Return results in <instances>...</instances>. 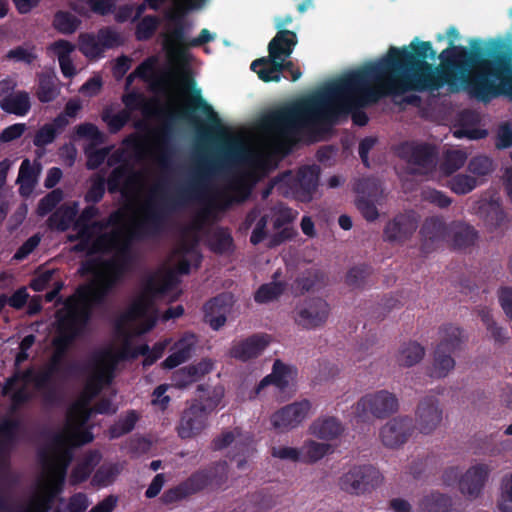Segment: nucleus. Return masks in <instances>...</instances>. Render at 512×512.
Wrapping results in <instances>:
<instances>
[{"label":"nucleus","mask_w":512,"mask_h":512,"mask_svg":"<svg viewBox=\"0 0 512 512\" xmlns=\"http://www.w3.org/2000/svg\"><path fill=\"white\" fill-rule=\"evenodd\" d=\"M122 45L118 32L111 27L100 28L97 34L84 32L78 37L79 51L87 58H98L105 50Z\"/></svg>","instance_id":"obj_15"},{"label":"nucleus","mask_w":512,"mask_h":512,"mask_svg":"<svg viewBox=\"0 0 512 512\" xmlns=\"http://www.w3.org/2000/svg\"><path fill=\"white\" fill-rule=\"evenodd\" d=\"M170 21L174 27L164 36V48L168 52H174L180 46L186 45L185 24L181 15H172Z\"/></svg>","instance_id":"obj_37"},{"label":"nucleus","mask_w":512,"mask_h":512,"mask_svg":"<svg viewBox=\"0 0 512 512\" xmlns=\"http://www.w3.org/2000/svg\"><path fill=\"white\" fill-rule=\"evenodd\" d=\"M414 421L409 416H398L388 421L380 430L384 446L398 448L408 441L414 432Z\"/></svg>","instance_id":"obj_18"},{"label":"nucleus","mask_w":512,"mask_h":512,"mask_svg":"<svg viewBox=\"0 0 512 512\" xmlns=\"http://www.w3.org/2000/svg\"><path fill=\"white\" fill-rule=\"evenodd\" d=\"M501 512H512V472L501 481V494L498 501Z\"/></svg>","instance_id":"obj_64"},{"label":"nucleus","mask_w":512,"mask_h":512,"mask_svg":"<svg viewBox=\"0 0 512 512\" xmlns=\"http://www.w3.org/2000/svg\"><path fill=\"white\" fill-rule=\"evenodd\" d=\"M224 305V296L219 295L212 299H210L205 305H204V312H205V321L209 323L210 327L213 330H219L222 326L226 323V316L224 312H221L217 315H213L214 312H219L220 309Z\"/></svg>","instance_id":"obj_43"},{"label":"nucleus","mask_w":512,"mask_h":512,"mask_svg":"<svg viewBox=\"0 0 512 512\" xmlns=\"http://www.w3.org/2000/svg\"><path fill=\"white\" fill-rule=\"evenodd\" d=\"M75 133L80 138H86L92 141L93 144H103L106 140L103 132L93 123H82L76 126Z\"/></svg>","instance_id":"obj_61"},{"label":"nucleus","mask_w":512,"mask_h":512,"mask_svg":"<svg viewBox=\"0 0 512 512\" xmlns=\"http://www.w3.org/2000/svg\"><path fill=\"white\" fill-rule=\"evenodd\" d=\"M398 156L409 165L415 166L411 173L426 175L437 164V150L428 143L403 142L397 148Z\"/></svg>","instance_id":"obj_13"},{"label":"nucleus","mask_w":512,"mask_h":512,"mask_svg":"<svg viewBox=\"0 0 512 512\" xmlns=\"http://www.w3.org/2000/svg\"><path fill=\"white\" fill-rule=\"evenodd\" d=\"M418 226L419 215L415 211L398 213L384 226L383 240L391 244H404L411 239Z\"/></svg>","instance_id":"obj_17"},{"label":"nucleus","mask_w":512,"mask_h":512,"mask_svg":"<svg viewBox=\"0 0 512 512\" xmlns=\"http://www.w3.org/2000/svg\"><path fill=\"white\" fill-rule=\"evenodd\" d=\"M98 463L96 453L90 452L84 459L76 464L70 474V482L72 485H78L85 482L92 474Z\"/></svg>","instance_id":"obj_44"},{"label":"nucleus","mask_w":512,"mask_h":512,"mask_svg":"<svg viewBox=\"0 0 512 512\" xmlns=\"http://www.w3.org/2000/svg\"><path fill=\"white\" fill-rule=\"evenodd\" d=\"M138 419L139 416L135 410L128 411L124 417L110 427V438L116 439L130 433L135 428Z\"/></svg>","instance_id":"obj_53"},{"label":"nucleus","mask_w":512,"mask_h":512,"mask_svg":"<svg viewBox=\"0 0 512 512\" xmlns=\"http://www.w3.org/2000/svg\"><path fill=\"white\" fill-rule=\"evenodd\" d=\"M0 108L8 114L21 117L27 115L31 109L29 93L21 90L6 95L0 100Z\"/></svg>","instance_id":"obj_31"},{"label":"nucleus","mask_w":512,"mask_h":512,"mask_svg":"<svg viewBox=\"0 0 512 512\" xmlns=\"http://www.w3.org/2000/svg\"><path fill=\"white\" fill-rule=\"evenodd\" d=\"M310 409L311 403L307 399L286 405L272 415V425L279 432L296 428L306 418Z\"/></svg>","instance_id":"obj_19"},{"label":"nucleus","mask_w":512,"mask_h":512,"mask_svg":"<svg viewBox=\"0 0 512 512\" xmlns=\"http://www.w3.org/2000/svg\"><path fill=\"white\" fill-rule=\"evenodd\" d=\"M449 46L433 60L438 58L440 65L433 66L438 71H448L453 75L450 88L457 87L458 83L471 96L482 102H489L493 98L512 90V46L501 39H490L486 56L481 48L479 39H472V49L455 45L459 37L456 27L447 29Z\"/></svg>","instance_id":"obj_2"},{"label":"nucleus","mask_w":512,"mask_h":512,"mask_svg":"<svg viewBox=\"0 0 512 512\" xmlns=\"http://www.w3.org/2000/svg\"><path fill=\"white\" fill-rule=\"evenodd\" d=\"M362 107L363 103L353 96L329 95L327 85L322 91L270 111L263 121L265 126L282 135L293 134L302 127L325 133L348 115L355 125H367L369 118Z\"/></svg>","instance_id":"obj_3"},{"label":"nucleus","mask_w":512,"mask_h":512,"mask_svg":"<svg viewBox=\"0 0 512 512\" xmlns=\"http://www.w3.org/2000/svg\"><path fill=\"white\" fill-rule=\"evenodd\" d=\"M442 409L435 396H426L420 400L415 415L419 431L422 434L432 433L442 421Z\"/></svg>","instance_id":"obj_21"},{"label":"nucleus","mask_w":512,"mask_h":512,"mask_svg":"<svg viewBox=\"0 0 512 512\" xmlns=\"http://www.w3.org/2000/svg\"><path fill=\"white\" fill-rule=\"evenodd\" d=\"M220 168L217 161L203 158L195 169L187 185L179 188L172 197H163L160 203L151 197L145 207L143 217L135 222L127 235L116 248V256L102 262V265L119 279H122L132 263V240H144L160 236L165 228L169 212L183 206L188 201L199 198L207 188L212 173Z\"/></svg>","instance_id":"obj_4"},{"label":"nucleus","mask_w":512,"mask_h":512,"mask_svg":"<svg viewBox=\"0 0 512 512\" xmlns=\"http://www.w3.org/2000/svg\"><path fill=\"white\" fill-rule=\"evenodd\" d=\"M125 236L120 230L102 233L91 243L89 255L108 254L116 250Z\"/></svg>","instance_id":"obj_34"},{"label":"nucleus","mask_w":512,"mask_h":512,"mask_svg":"<svg viewBox=\"0 0 512 512\" xmlns=\"http://www.w3.org/2000/svg\"><path fill=\"white\" fill-rule=\"evenodd\" d=\"M81 20L68 11H57L53 18V27L61 34H73L80 26Z\"/></svg>","instance_id":"obj_50"},{"label":"nucleus","mask_w":512,"mask_h":512,"mask_svg":"<svg viewBox=\"0 0 512 512\" xmlns=\"http://www.w3.org/2000/svg\"><path fill=\"white\" fill-rule=\"evenodd\" d=\"M439 334L440 342L435 348L432 367L429 370V376L437 379L446 377L454 369L455 360L452 354L460 350L464 342L462 329L452 324L440 327Z\"/></svg>","instance_id":"obj_9"},{"label":"nucleus","mask_w":512,"mask_h":512,"mask_svg":"<svg viewBox=\"0 0 512 512\" xmlns=\"http://www.w3.org/2000/svg\"><path fill=\"white\" fill-rule=\"evenodd\" d=\"M477 185L478 181L475 177L462 173L454 175L447 183L450 190L457 195L468 194L474 190Z\"/></svg>","instance_id":"obj_54"},{"label":"nucleus","mask_w":512,"mask_h":512,"mask_svg":"<svg viewBox=\"0 0 512 512\" xmlns=\"http://www.w3.org/2000/svg\"><path fill=\"white\" fill-rule=\"evenodd\" d=\"M120 362L121 360L118 359L117 353L111 348L103 349L96 353L93 356V366L96 371V379L100 382L110 384Z\"/></svg>","instance_id":"obj_25"},{"label":"nucleus","mask_w":512,"mask_h":512,"mask_svg":"<svg viewBox=\"0 0 512 512\" xmlns=\"http://www.w3.org/2000/svg\"><path fill=\"white\" fill-rule=\"evenodd\" d=\"M399 402L395 394L380 390L363 396L356 405V416L363 421L369 415L384 419L398 410Z\"/></svg>","instance_id":"obj_14"},{"label":"nucleus","mask_w":512,"mask_h":512,"mask_svg":"<svg viewBox=\"0 0 512 512\" xmlns=\"http://www.w3.org/2000/svg\"><path fill=\"white\" fill-rule=\"evenodd\" d=\"M35 94L41 103L54 101L60 94L56 77L49 74H41L38 77V85Z\"/></svg>","instance_id":"obj_40"},{"label":"nucleus","mask_w":512,"mask_h":512,"mask_svg":"<svg viewBox=\"0 0 512 512\" xmlns=\"http://www.w3.org/2000/svg\"><path fill=\"white\" fill-rule=\"evenodd\" d=\"M436 50L430 41L415 37L401 48L391 46L386 56L375 63L348 72L328 84L329 95H348L364 106L377 103L383 96L402 95L408 91H437L451 83L448 71L433 69L427 59Z\"/></svg>","instance_id":"obj_1"},{"label":"nucleus","mask_w":512,"mask_h":512,"mask_svg":"<svg viewBox=\"0 0 512 512\" xmlns=\"http://www.w3.org/2000/svg\"><path fill=\"white\" fill-rule=\"evenodd\" d=\"M290 367L281 360H275L271 374L264 377L256 388V393H260L266 386L273 384L279 390L283 391L288 387L290 379Z\"/></svg>","instance_id":"obj_33"},{"label":"nucleus","mask_w":512,"mask_h":512,"mask_svg":"<svg viewBox=\"0 0 512 512\" xmlns=\"http://www.w3.org/2000/svg\"><path fill=\"white\" fill-rule=\"evenodd\" d=\"M101 119L106 123L109 132L111 134H116L130 121L131 113L128 110L123 109L117 114H113L111 108L106 107L101 113Z\"/></svg>","instance_id":"obj_48"},{"label":"nucleus","mask_w":512,"mask_h":512,"mask_svg":"<svg viewBox=\"0 0 512 512\" xmlns=\"http://www.w3.org/2000/svg\"><path fill=\"white\" fill-rule=\"evenodd\" d=\"M210 250L215 254H225L233 251L234 241L231 233L224 228L217 229L210 237Z\"/></svg>","instance_id":"obj_49"},{"label":"nucleus","mask_w":512,"mask_h":512,"mask_svg":"<svg viewBox=\"0 0 512 512\" xmlns=\"http://www.w3.org/2000/svg\"><path fill=\"white\" fill-rule=\"evenodd\" d=\"M208 415L198 403H191L182 412L177 433L181 439H189L200 434L207 426Z\"/></svg>","instance_id":"obj_20"},{"label":"nucleus","mask_w":512,"mask_h":512,"mask_svg":"<svg viewBox=\"0 0 512 512\" xmlns=\"http://www.w3.org/2000/svg\"><path fill=\"white\" fill-rule=\"evenodd\" d=\"M93 433L89 429H77L72 435L66 436L63 433L53 434L51 438V447L53 455L48 450L43 449L38 453L41 464L49 471L59 486V490L64 484L68 467L73 459L72 450L67 447L73 441L76 445H85L92 442Z\"/></svg>","instance_id":"obj_7"},{"label":"nucleus","mask_w":512,"mask_h":512,"mask_svg":"<svg viewBox=\"0 0 512 512\" xmlns=\"http://www.w3.org/2000/svg\"><path fill=\"white\" fill-rule=\"evenodd\" d=\"M310 431L315 437L329 441L341 436L344 432V427L335 417H323L312 423Z\"/></svg>","instance_id":"obj_32"},{"label":"nucleus","mask_w":512,"mask_h":512,"mask_svg":"<svg viewBox=\"0 0 512 512\" xmlns=\"http://www.w3.org/2000/svg\"><path fill=\"white\" fill-rule=\"evenodd\" d=\"M297 44L295 32L287 29H280L268 44V55L271 51L276 53V58H289Z\"/></svg>","instance_id":"obj_30"},{"label":"nucleus","mask_w":512,"mask_h":512,"mask_svg":"<svg viewBox=\"0 0 512 512\" xmlns=\"http://www.w3.org/2000/svg\"><path fill=\"white\" fill-rule=\"evenodd\" d=\"M76 216V204H74L73 206L63 205L49 216L47 224L51 229L64 232L70 228Z\"/></svg>","instance_id":"obj_38"},{"label":"nucleus","mask_w":512,"mask_h":512,"mask_svg":"<svg viewBox=\"0 0 512 512\" xmlns=\"http://www.w3.org/2000/svg\"><path fill=\"white\" fill-rule=\"evenodd\" d=\"M279 272H275L273 279L279 276ZM286 283L273 280L272 282L262 284L254 294V300L257 303L264 304L277 300L285 291Z\"/></svg>","instance_id":"obj_39"},{"label":"nucleus","mask_w":512,"mask_h":512,"mask_svg":"<svg viewBox=\"0 0 512 512\" xmlns=\"http://www.w3.org/2000/svg\"><path fill=\"white\" fill-rule=\"evenodd\" d=\"M122 102L129 112L133 110H141L146 116L156 114V110L154 109L156 101L148 100L141 92L132 91L123 95Z\"/></svg>","instance_id":"obj_41"},{"label":"nucleus","mask_w":512,"mask_h":512,"mask_svg":"<svg viewBox=\"0 0 512 512\" xmlns=\"http://www.w3.org/2000/svg\"><path fill=\"white\" fill-rule=\"evenodd\" d=\"M452 506L451 498L442 493H431L420 501V512H446Z\"/></svg>","instance_id":"obj_46"},{"label":"nucleus","mask_w":512,"mask_h":512,"mask_svg":"<svg viewBox=\"0 0 512 512\" xmlns=\"http://www.w3.org/2000/svg\"><path fill=\"white\" fill-rule=\"evenodd\" d=\"M330 314L329 304L322 298H307L295 308V323L306 330L323 326Z\"/></svg>","instance_id":"obj_16"},{"label":"nucleus","mask_w":512,"mask_h":512,"mask_svg":"<svg viewBox=\"0 0 512 512\" xmlns=\"http://www.w3.org/2000/svg\"><path fill=\"white\" fill-rule=\"evenodd\" d=\"M120 280L121 279L108 272L96 283L80 285L76 289L75 294L67 299L65 303V313H69L71 310L86 311L90 321L92 308L97 305H102Z\"/></svg>","instance_id":"obj_10"},{"label":"nucleus","mask_w":512,"mask_h":512,"mask_svg":"<svg viewBox=\"0 0 512 512\" xmlns=\"http://www.w3.org/2000/svg\"><path fill=\"white\" fill-rule=\"evenodd\" d=\"M254 452L255 447L253 436L241 431L234 443L233 454L230 456L232 460L237 461V468L244 469L247 464V459L251 457Z\"/></svg>","instance_id":"obj_35"},{"label":"nucleus","mask_w":512,"mask_h":512,"mask_svg":"<svg viewBox=\"0 0 512 512\" xmlns=\"http://www.w3.org/2000/svg\"><path fill=\"white\" fill-rule=\"evenodd\" d=\"M370 188H376V183L373 179L363 178L356 183L355 191L359 195L356 198L355 205L362 216L367 221L372 222L379 217V212L375 203L365 196Z\"/></svg>","instance_id":"obj_28"},{"label":"nucleus","mask_w":512,"mask_h":512,"mask_svg":"<svg viewBox=\"0 0 512 512\" xmlns=\"http://www.w3.org/2000/svg\"><path fill=\"white\" fill-rule=\"evenodd\" d=\"M382 479L381 473L374 466L355 465L340 477L339 485L349 494L361 495L378 487Z\"/></svg>","instance_id":"obj_12"},{"label":"nucleus","mask_w":512,"mask_h":512,"mask_svg":"<svg viewBox=\"0 0 512 512\" xmlns=\"http://www.w3.org/2000/svg\"><path fill=\"white\" fill-rule=\"evenodd\" d=\"M86 311L71 310L61 314L57 319L56 335L52 339L53 353L44 371L39 372L34 384L39 390H46L45 399L51 402L55 398V389L51 387L53 375L62 371L64 360L74 342L85 334L89 324Z\"/></svg>","instance_id":"obj_5"},{"label":"nucleus","mask_w":512,"mask_h":512,"mask_svg":"<svg viewBox=\"0 0 512 512\" xmlns=\"http://www.w3.org/2000/svg\"><path fill=\"white\" fill-rule=\"evenodd\" d=\"M63 192L60 189H54L45 195L38 203L37 213L40 216H45L52 212L56 206L62 201Z\"/></svg>","instance_id":"obj_63"},{"label":"nucleus","mask_w":512,"mask_h":512,"mask_svg":"<svg viewBox=\"0 0 512 512\" xmlns=\"http://www.w3.org/2000/svg\"><path fill=\"white\" fill-rule=\"evenodd\" d=\"M325 275L319 270H308L296 279V286L301 293L319 288L324 283Z\"/></svg>","instance_id":"obj_56"},{"label":"nucleus","mask_w":512,"mask_h":512,"mask_svg":"<svg viewBox=\"0 0 512 512\" xmlns=\"http://www.w3.org/2000/svg\"><path fill=\"white\" fill-rule=\"evenodd\" d=\"M197 113L205 116L206 124L210 129L215 130L221 127V121L213 107L201 96L200 90H195L187 106L175 114L168 115L167 121L159 133V142L163 150L160 156L161 165L166 166L169 160V143L172 135V123L179 120L200 130L203 128L204 124Z\"/></svg>","instance_id":"obj_6"},{"label":"nucleus","mask_w":512,"mask_h":512,"mask_svg":"<svg viewBox=\"0 0 512 512\" xmlns=\"http://www.w3.org/2000/svg\"><path fill=\"white\" fill-rule=\"evenodd\" d=\"M450 234V227L440 217H428L420 228L421 251L432 252Z\"/></svg>","instance_id":"obj_22"},{"label":"nucleus","mask_w":512,"mask_h":512,"mask_svg":"<svg viewBox=\"0 0 512 512\" xmlns=\"http://www.w3.org/2000/svg\"><path fill=\"white\" fill-rule=\"evenodd\" d=\"M452 233V245L454 249L463 250L473 246L478 238L474 227L458 223L450 227Z\"/></svg>","instance_id":"obj_36"},{"label":"nucleus","mask_w":512,"mask_h":512,"mask_svg":"<svg viewBox=\"0 0 512 512\" xmlns=\"http://www.w3.org/2000/svg\"><path fill=\"white\" fill-rule=\"evenodd\" d=\"M132 174L134 175L132 168L126 163L115 167L106 180L108 192L111 194L120 192L124 181Z\"/></svg>","instance_id":"obj_51"},{"label":"nucleus","mask_w":512,"mask_h":512,"mask_svg":"<svg viewBox=\"0 0 512 512\" xmlns=\"http://www.w3.org/2000/svg\"><path fill=\"white\" fill-rule=\"evenodd\" d=\"M285 183L279 188L281 196L307 203L313 198L318 187L319 168L315 165L300 168L294 176L291 171L283 172Z\"/></svg>","instance_id":"obj_11"},{"label":"nucleus","mask_w":512,"mask_h":512,"mask_svg":"<svg viewBox=\"0 0 512 512\" xmlns=\"http://www.w3.org/2000/svg\"><path fill=\"white\" fill-rule=\"evenodd\" d=\"M424 354V348L419 343L411 341L401 346L397 361L401 366L411 367L421 361Z\"/></svg>","instance_id":"obj_45"},{"label":"nucleus","mask_w":512,"mask_h":512,"mask_svg":"<svg viewBox=\"0 0 512 512\" xmlns=\"http://www.w3.org/2000/svg\"><path fill=\"white\" fill-rule=\"evenodd\" d=\"M196 337L185 334L173 346L172 353L162 362L164 369H173L189 360L195 350Z\"/></svg>","instance_id":"obj_26"},{"label":"nucleus","mask_w":512,"mask_h":512,"mask_svg":"<svg viewBox=\"0 0 512 512\" xmlns=\"http://www.w3.org/2000/svg\"><path fill=\"white\" fill-rule=\"evenodd\" d=\"M20 428L21 422L18 419L5 418L0 421V453L17 442Z\"/></svg>","instance_id":"obj_42"},{"label":"nucleus","mask_w":512,"mask_h":512,"mask_svg":"<svg viewBox=\"0 0 512 512\" xmlns=\"http://www.w3.org/2000/svg\"><path fill=\"white\" fill-rule=\"evenodd\" d=\"M269 336L266 334H253L248 338L235 343L229 350V355L239 361L247 362L258 357L268 346Z\"/></svg>","instance_id":"obj_23"},{"label":"nucleus","mask_w":512,"mask_h":512,"mask_svg":"<svg viewBox=\"0 0 512 512\" xmlns=\"http://www.w3.org/2000/svg\"><path fill=\"white\" fill-rule=\"evenodd\" d=\"M160 20L155 15L144 16L136 25L135 38L137 41L150 40L157 31Z\"/></svg>","instance_id":"obj_55"},{"label":"nucleus","mask_w":512,"mask_h":512,"mask_svg":"<svg viewBox=\"0 0 512 512\" xmlns=\"http://www.w3.org/2000/svg\"><path fill=\"white\" fill-rule=\"evenodd\" d=\"M225 390L221 385L210 387L205 384L197 386L196 398L191 403H198L200 408L209 416L221 404Z\"/></svg>","instance_id":"obj_29"},{"label":"nucleus","mask_w":512,"mask_h":512,"mask_svg":"<svg viewBox=\"0 0 512 512\" xmlns=\"http://www.w3.org/2000/svg\"><path fill=\"white\" fill-rule=\"evenodd\" d=\"M490 469L486 464H478L469 468L459 480V490L463 495L476 498L480 495Z\"/></svg>","instance_id":"obj_24"},{"label":"nucleus","mask_w":512,"mask_h":512,"mask_svg":"<svg viewBox=\"0 0 512 512\" xmlns=\"http://www.w3.org/2000/svg\"><path fill=\"white\" fill-rule=\"evenodd\" d=\"M467 168L470 173L476 176H487L494 170L493 161L484 155L471 158Z\"/></svg>","instance_id":"obj_62"},{"label":"nucleus","mask_w":512,"mask_h":512,"mask_svg":"<svg viewBox=\"0 0 512 512\" xmlns=\"http://www.w3.org/2000/svg\"><path fill=\"white\" fill-rule=\"evenodd\" d=\"M151 306L152 301L149 298L144 295L140 296L129 306L124 314V318L130 321L146 318Z\"/></svg>","instance_id":"obj_59"},{"label":"nucleus","mask_w":512,"mask_h":512,"mask_svg":"<svg viewBox=\"0 0 512 512\" xmlns=\"http://www.w3.org/2000/svg\"><path fill=\"white\" fill-rule=\"evenodd\" d=\"M276 53L261 57L251 63V70L255 72L263 82H279L282 78L281 59L275 57Z\"/></svg>","instance_id":"obj_27"},{"label":"nucleus","mask_w":512,"mask_h":512,"mask_svg":"<svg viewBox=\"0 0 512 512\" xmlns=\"http://www.w3.org/2000/svg\"><path fill=\"white\" fill-rule=\"evenodd\" d=\"M371 274L372 267L369 265L354 266L346 274V284L353 289L364 288Z\"/></svg>","instance_id":"obj_57"},{"label":"nucleus","mask_w":512,"mask_h":512,"mask_svg":"<svg viewBox=\"0 0 512 512\" xmlns=\"http://www.w3.org/2000/svg\"><path fill=\"white\" fill-rule=\"evenodd\" d=\"M106 190V179L100 174H96L91 178V185L84 195L86 203L97 204L99 203Z\"/></svg>","instance_id":"obj_58"},{"label":"nucleus","mask_w":512,"mask_h":512,"mask_svg":"<svg viewBox=\"0 0 512 512\" xmlns=\"http://www.w3.org/2000/svg\"><path fill=\"white\" fill-rule=\"evenodd\" d=\"M467 160V153L463 150H448L440 164V170L445 175H451L462 168Z\"/></svg>","instance_id":"obj_52"},{"label":"nucleus","mask_w":512,"mask_h":512,"mask_svg":"<svg viewBox=\"0 0 512 512\" xmlns=\"http://www.w3.org/2000/svg\"><path fill=\"white\" fill-rule=\"evenodd\" d=\"M228 480V465L226 461H218L210 466L198 469L186 480L167 489L161 496L165 505H170L197 494L205 489H221Z\"/></svg>","instance_id":"obj_8"},{"label":"nucleus","mask_w":512,"mask_h":512,"mask_svg":"<svg viewBox=\"0 0 512 512\" xmlns=\"http://www.w3.org/2000/svg\"><path fill=\"white\" fill-rule=\"evenodd\" d=\"M301 451V461L304 463H315L333 451L332 446L327 443H320L313 440L305 442Z\"/></svg>","instance_id":"obj_47"},{"label":"nucleus","mask_w":512,"mask_h":512,"mask_svg":"<svg viewBox=\"0 0 512 512\" xmlns=\"http://www.w3.org/2000/svg\"><path fill=\"white\" fill-rule=\"evenodd\" d=\"M485 221L493 228H500L506 221V213L497 201L490 202L485 209Z\"/></svg>","instance_id":"obj_60"}]
</instances>
